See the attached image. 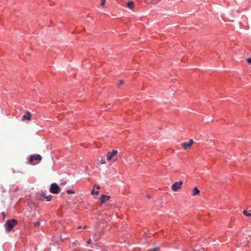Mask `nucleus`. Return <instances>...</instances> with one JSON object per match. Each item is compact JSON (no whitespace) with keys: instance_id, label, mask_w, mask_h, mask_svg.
Instances as JSON below:
<instances>
[{"instance_id":"c756f323","label":"nucleus","mask_w":251,"mask_h":251,"mask_svg":"<svg viewBox=\"0 0 251 251\" xmlns=\"http://www.w3.org/2000/svg\"><path fill=\"white\" fill-rule=\"evenodd\" d=\"M78 228H81V226H79Z\"/></svg>"},{"instance_id":"5701e85b","label":"nucleus","mask_w":251,"mask_h":251,"mask_svg":"<svg viewBox=\"0 0 251 251\" xmlns=\"http://www.w3.org/2000/svg\"><path fill=\"white\" fill-rule=\"evenodd\" d=\"M92 243V240L91 239H89L88 241H87V244H90Z\"/></svg>"},{"instance_id":"b1692460","label":"nucleus","mask_w":251,"mask_h":251,"mask_svg":"<svg viewBox=\"0 0 251 251\" xmlns=\"http://www.w3.org/2000/svg\"><path fill=\"white\" fill-rule=\"evenodd\" d=\"M96 188H97V189H100V186H99V185H97V186H96Z\"/></svg>"},{"instance_id":"1a4fd4ad","label":"nucleus","mask_w":251,"mask_h":251,"mask_svg":"<svg viewBox=\"0 0 251 251\" xmlns=\"http://www.w3.org/2000/svg\"><path fill=\"white\" fill-rule=\"evenodd\" d=\"M127 7L130 9H133L134 7V2L133 1H128L127 3Z\"/></svg>"},{"instance_id":"6ab92c4d","label":"nucleus","mask_w":251,"mask_h":251,"mask_svg":"<svg viewBox=\"0 0 251 251\" xmlns=\"http://www.w3.org/2000/svg\"><path fill=\"white\" fill-rule=\"evenodd\" d=\"M247 61L249 64H251V57L247 58Z\"/></svg>"},{"instance_id":"393cba45","label":"nucleus","mask_w":251,"mask_h":251,"mask_svg":"<svg viewBox=\"0 0 251 251\" xmlns=\"http://www.w3.org/2000/svg\"><path fill=\"white\" fill-rule=\"evenodd\" d=\"M2 214L3 218H4L5 216L4 212H2Z\"/></svg>"},{"instance_id":"9b49d317","label":"nucleus","mask_w":251,"mask_h":251,"mask_svg":"<svg viewBox=\"0 0 251 251\" xmlns=\"http://www.w3.org/2000/svg\"><path fill=\"white\" fill-rule=\"evenodd\" d=\"M200 193V191L197 187H195L193 189L192 195L195 196V195H199Z\"/></svg>"},{"instance_id":"6e6552de","label":"nucleus","mask_w":251,"mask_h":251,"mask_svg":"<svg viewBox=\"0 0 251 251\" xmlns=\"http://www.w3.org/2000/svg\"><path fill=\"white\" fill-rule=\"evenodd\" d=\"M31 116L30 113L29 112H26V114L23 116V120H27L28 121H29L31 119Z\"/></svg>"},{"instance_id":"423d86ee","label":"nucleus","mask_w":251,"mask_h":251,"mask_svg":"<svg viewBox=\"0 0 251 251\" xmlns=\"http://www.w3.org/2000/svg\"><path fill=\"white\" fill-rule=\"evenodd\" d=\"M194 141L193 139H190L189 142L188 143H183L181 144V146L184 149V150H186L191 147V146L193 144Z\"/></svg>"},{"instance_id":"4468645a","label":"nucleus","mask_w":251,"mask_h":251,"mask_svg":"<svg viewBox=\"0 0 251 251\" xmlns=\"http://www.w3.org/2000/svg\"><path fill=\"white\" fill-rule=\"evenodd\" d=\"M99 162L101 164H104L106 163L105 160L104 158L101 157L100 159L99 160Z\"/></svg>"},{"instance_id":"bb28decb","label":"nucleus","mask_w":251,"mask_h":251,"mask_svg":"<svg viewBox=\"0 0 251 251\" xmlns=\"http://www.w3.org/2000/svg\"><path fill=\"white\" fill-rule=\"evenodd\" d=\"M64 184H66V182H64V183H61V185H64Z\"/></svg>"},{"instance_id":"4be33fe9","label":"nucleus","mask_w":251,"mask_h":251,"mask_svg":"<svg viewBox=\"0 0 251 251\" xmlns=\"http://www.w3.org/2000/svg\"><path fill=\"white\" fill-rule=\"evenodd\" d=\"M123 83H124L123 80H121L120 81V82H119V83L118 85H119V86L121 85H122V84H123Z\"/></svg>"},{"instance_id":"7ed1b4c3","label":"nucleus","mask_w":251,"mask_h":251,"mask_svg":"<svg viewBox=\"0 0 251 251\" xmlns=\"http://www.w3.org/2000/svg\"><path fill=\"white\" fill-rule=\"evenodd\" d=\"M182 184H183V181H182L175 182L172 186V190L174 192L177 191L179 189H180L181 188Z\"/></svg>"},{"instance_id":"a211bd4d","label":"nucleus","mask_w":251,"mask_h":251,"mask_svg":"<svg viewBox=\"0 0 251 251\" xmlns=\"http://www.w3.org/2000/svg\"><path fill=\"white\" fill-rule=\"evenodd\" d=\"M159 249V247H157L156 248H153V249H151L150 250V251H157Z\"/></svg>"},{"instance_id":"2eb2a0df","label":"nucleus","mask_w":251,"mask_h":251,"mask_svg":"<svg viewBox=\"0 0 251 251\" xmlns=\"http://www.w3.org/2000/svg\"><path fill=\"white\" fill-rule=\"evenodd\" d=\"M91 194L92 195H98L99 194V191L95 192L94 189H93V190H92V191L91 192Z\"/></svg>"},{"instance_id":"f3484780","label":"nucleus","mask_w":251,"mask_h":251,"mask_svg":"<svg viewBox=\"0 0 251 251\" xmlns=\"http://www.w3.org/2000/svg\"><path fill=\"white\" fill-rule=\"evenodd\" d=\"M67 193L68 194H75V192L74 190H68L67 191Z\"/></svg>"},{"instance_id":"39448f33","label":"nucleus","mask_w":251,"mask_h":251,"mask_svg":"<svg viewBox=\"0 0 251 251\" xmlns=\"http://www.w3.org/2000/svg\"><path fill=\"white\" fill-rule=\"evenodd\" d=\"M42 160V156L40 154L31 155L29 159V163L31 164L34 160L40 161Z\"/></svg>"},{"instance_id":"f03ea898","label":"nucleus","mask_w":251,"mask_h":251,"mask_svg":"<svg viewBox=\"0 0 251 251\" xmlns=\"http://www.w3.org/2000/svg\"><path fill=\"white\" fill-rule=\"evenodd\" d=\"M50 191L52 194H57L60 192V188L57 184L52 183L50 185Z\"/></svg>"},{"instance_id":"dca6fc26","label":"nucleus","mask_w":251,"mask_h":251,"mask_svg":"<svg viewBox=\"0 0 251 251\" xmlns=\"http://www.w3.org/2000/svg\"><path fill=\"white\" fill-rule=\"evenodd\" d=\"M51 198H52V197L50 195L48 196L45 197V199H46L47 201H49L51 200Z\"/></svg>"},{"instance_id":"cd10ccee","label":"nucleus","mask_w":251,"mask_h":251,"mask_svg":"<svg viewBox=\"0 0 251 251\" xmlns=\"http://www.w3.org/2000/svg\"><path fill=\"white\" fill-rule=\"evenodd\" d=\"M64 184H66V182H64V183H61V185H64Z\"/></svg>"},{"instance_id":"412c9836","label":"nucleus","mask_w":251,"mask_h":251,"mask_svg":"<svg viewBox=\"0 0 251 251\" xmlns=\"http://www.w3.org/2000/svg\"><path fill=\"white\" fill-rule=\"evenodd\" d=\"M101 2L100 3V5L101 6H103L104 5V4H105V0H101Z\"/></svg>"},{"instance_id":"f8f14e48","label":"nucleus","mask_w":251,"mask_h":251,"mask_svg":"<svg viewBox=\"0 0 251 251\" xmlns=\"http://www.w3.org/2000/svg\"><path fill=\"white\" fill-rule=\"evenodd\" d=\"M37 197L39 198V199L40 200H41L42 198H45V197H46V196H45V192H41V193H38V194H37Z\"/></svg>"},{"instance_id":"aec40b11","label":"nucleus","mask_w":251,"mask_h":251,"mask_svg":"<svg viewBox=\"0 0 251 251\" xmlns=\"http://www.w3.org/2000/svg\"><path fill=\"white\" fill-rule=\"evenodd\" d=\"M40 223L39 222H37L34 223V226H40Z\"/></svg>"},{"instance_id":"9d476101","label":"nucleus","mask_w":251,"mask_h":251,"mask_svg":"<svg viewBox=\"0 0 251 251\" xmlns=\"http://www.w3.org/2000/svg\"><path fill=\"white\" fill-rule=\"evenodd\" d=\"M79 245L78 242L76 241L75 242H74L72 244L70 245V247L74 250L76 249V246Z\"/></svg>"},{"instance_id":"f257e3e1","label":"nucleus","mask_w":251,"mask_h":251,"mask_svg":"<svg viewBox=\"0 0 251 251\" xmlns=\"http://www.w3.org/2000/svg\"><path fill=\"white\" fill-rule=\"evenodd\" d=\"M17 221L15 219L8 220L5 224L6 230L8 231H11L13 227L17 224Z\"/></svg>"},{"instance_id":"c85d7f7f","label":"nucleus","mask_w":251,"mask_h":251,"mask_svg":"<svg viewBox=\"0 0 251 251\" xmlns=\"http://www.w3.org/2000/svg\"><path fill=\"white\" fill-rule=\"evenodd\" d=\"M64 184H66V182H64V183H61V185H64Z\"/></svg>"},{"instance_id":"ddd939ff","label":"nucleus","mask_w":251,"mask_h":251,"mask_svg":"<svg viewBox=\"0 0 251 251\" xmlns=\"http://www.w3.org/2000/svg\"><path fill=\"white\" fill-rule=\"evenodd\" d=\"M243 214L247 217H250L251 216V213L250 212H248L247 210H244L243 211Z\"/></svg>"},{"instance_id":"0eeeda50","label":"nucleus","mask_w":251,"mask_h":251,"mask_svg":"<svg viewBox=\"0 0 251 251\" xmlns=\"http://www.w3.org/2000/svg\"><path fill=\"white\" fill-rule=\"evenodd\" d=\"M111 198V197L109 196H107L105 195H102L100 196V201L102 203L105 202L106 201L109 200Z\"/></svg>"},{"instance_id":"20e7f679","label":"nucleus","mask_w":251,"mask_h":251,"mask_svg":"<svg viewBox=\"0 0 251 251\" xmlns=\"http://www.w3.org/2000/svg\"><path fill=\"white\" fill-rule=\"evenodd\" d=\"M117 151L114 150H112V152H108L106 155L107 160L108 161L112 160L114 157L117 154Z\"/></svg>"},{"instance_id":"a878e982","label":"nucleus","mask_w":251,"mask_h":251,"mask_svg":"<svg viewBox=\"0 0 251 251\" xmlns=\"http://www.w3.org/2000/svg\"><path fill=\"white\" fill-rule=\"evenodd\" d=\"M147 196L148 198H151V196L150 195H148Z\"/></svg>"}]
</instances>
